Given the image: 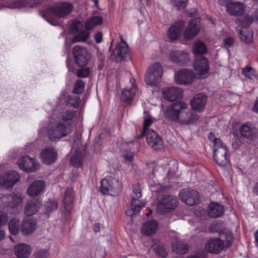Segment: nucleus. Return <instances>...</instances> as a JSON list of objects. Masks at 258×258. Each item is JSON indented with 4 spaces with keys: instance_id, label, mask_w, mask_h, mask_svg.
I'll list each match as a JSON object with an SVG mask.
<instances>
[{
    "instance_id": "47",
    "label": "nucleus",
    "mask_w": 258,
    "mask_h": 258,
    "mask_svg": "<svg viewBox=\"0 0 258 258\" xmlns=\"http://www.w3.org/2000/svg\"><path fill=\"white\" fill-rule=\"evenodd\" d=\"M71 164L76 167L81 166L82 164L81 154L80 152H76L72 155L70 160Z\"/></svg>"
},
{
    "instance_id": "57",
    "label": "nucleus",
    "mask_w": 258,
    "mask_h": 258,
    "mask_svg": "<svg viewBox=\"0 0 258 258\" xmlns=\"http://www.w3.org/2000/svg\"><path fill=\"white\" fill-rule=\"evenodd\" d=\"M169 165H172L174 166V167L172 171L169 170L168 172L167 177H168L169 179L171 178L170 174L172 175L173 173H174L175 172V170L177 168V164L175 161H170L169 162Z\"/></svg>"
},
{
    "instance_id": "46",
    "label": "nucleus",
    "mask_w": 258,
    "mask_h": 258,
    "mask_svg": "<svg viewBox=\"0 0 258 258\" xmlns=\"http://www.w3.org/2000/svg\"><path fill=\"white\" fill-rule=\"evenodd\" d=\"M148 182L149 186L151 188L152 192H159L165 189V187L164 186L161 185L160 183L157 182L154 180L152 181L149 179Z\"/></svg>"
},
{
    "instance_id": "40",
    "label": "nucleus",
    "mask_w": 258,
    "mask_h": 258,
    "mask_svg": "<svg viewBox=\"0 0 258 258\" xmlns=\"http://www.w3.org/2000/svg\"><path fill=\"white\" fill-rule=\"evenodd\" d=\"M156 119L149 114H146L144 117L143 132V134L149 133L152 130H150L149 127L155 121Z\"/></svg>"
},
{
    "instance_id": "8",
    "label": "nucleus",
    "mask_w": 258,
    "mask_h": 258,
    "mask_svg": "<svg viewBox=\"0 0 258 258\" xmlns=\"http://www.w3.org/2000/svg\"><path fill=\"white\" fill-rule=\"evenodd\" d=\"M142 197L141 189L139 187H134L133 190L131 202V209L126 211L125 213L128 216H133L138 214L145 206L146 203L139 201Z\"/></svg>"
},
{
    "instance_id": "11",
    "label": "nucleus",
    "mask_w": 258,
    "mask_h": 258,
    "mask_svg": "<svg viewBox=\"0 0 258 258\" xmlns=\"http://www.w3.org/2000/svg\"><path fill=\"white\" fill-rule=\"evenodd\" d=\"M168 58L172 63L184 66L189 61L190 57L186 51L175 49L169 52Z\"/></svg>"
},
{
    "instance_id": "53",
    "label": "nucleus",
    "mask_w": 258,
    "mask_h": 258,
    "mask_svg": "<svg viewBox=\"0 0 258 258\" xmlns=\"http://www.w3.org/2000/svg\"><path fill=\"white\" fill-rule=\"evenodd\" d=\"M90 73V70L88 68H85L77 71V76L78 77L86 78L89 76Z\"/></svg>"
},
{
    "instance_id": "39",
    "label": "nucleus",
    "mask_w": 258,
    "mask_h": 258,
    "mask_svg": "<svg viewBox=\"0 0 258 258\" xmlns=\"http://www.w3.org/2000/svg\"><path fill=\"white\" fill-rule=\"evenodd\" d=\"M90 36V33L86 30H83L78 33L73 38L72 42H85Z\"/></svg>"
},
{
    "instance_id": "29",
    "label": "nucleus",
    "mask_w": 258,
    "mask_h": 258,
    "mask_svg": "<svg viewBox=\"0 0 258 258\" xmlns=\"http://www.w3.org/2000/svg\"><path fill=\"white\" fill-rule=\"evenodd\" d=\"M224 212V207L218 203L212 202L209 205L208 213L212 218L219 217L223 215Z\"/></svg>"
},
{
    "instance_id": "18",
    "label": "nucleus",
    "mask_w": 258,
    "mask_h": 258,
    "mask_svg": "<svg viewBox=\"0 0 258 258\" xmlns=\"http://www.w3.org/2000/svg\"><path fill=\"white\" fill-rule=\"evenodd\" d=\"M201 29V22L199 19L191 20L185 28L184 32V37L186 39H191L195 37L199 32Z\"/></svg>"
},
{
    "instance_id": "19",
    "label": "nucleus",
    "mask_w": 258,
    "mask_h": 258,
    "mask_svg": "<svg viewBox=\"0 0 258 258\" xmlns=\"http://www.w3.org/2000/svg\"><path fill=\"white\" fill-rule=\"evenodd\" d=\"M143 135L146 136L148 145L154 150H159L163 148L162 139L153 130Z\"/></svg>"
},
{
    "instance_id": "37",
    "label": "nucleus",
    "mask_w": 258,
    "mask_h": 258,
    "mask_svg": "<svg viewBox=\"0 0 258 258\" xmlns=\"http://www.w3.org/2000/svg\"><path fill=\"white\" fill-rule=\"evenodd\" d=\"M188 245L186 243L177 241L173 244L172 249L173 251L177 253H185L188 250Z\"/></svg>"
},
{
    "instance_id": "50",
    "label": "nucleus",
    "mask_w": 258,
    "mask_h": 258,
    "mask_svg": "<svg viewBox=\"0 0 258 258\" xmlns=\"http://www.w3.org/2000/svg\"><path fill=\"white\" fill-rule=\"evenodd\" d=\"M57 208V203L56 201H48L45 205V213L49 214L56 210Z\"/></svg>"
},
{
    "instance_id": "59",
    "label": "nucleus",
    "mask_w": 258,
    "mask_h": 258,
    "mask_svg": "<svg viewBox=\"0 0 258 258\" xmlns=\"http://www.w3.org/2000/svg\"><path fill=\"white\" fill-rule=\"evenodd\" d=\"M234 40L232 37H228L224 39V44L225 47H230L233 45Z\"/></svg>"
},
{
    "instance_id": "63",
    "label": "nucleus",
    "mask_w": 258,
    "mask_h": 258,
    "mask_svg": "<svg viewBox=\"0 0 258 258\" xmlns=\"http://www.w3.org/2000/svg\"><path fill=\"white\" fill-rule=\"evenodd\" d=\"M252 110L255 112L258 113V99L252 108Z\"/></svg>"
},
{
    "instance_id": "58",
    "label": "nucleus",
    "mask_w": 258,
    "mask_h": 258,
    "mask_svg": "<svg viewBox=\"0 0 258 258\" xmlns=\"http://www.w3.org/2000/svg\"><path fill=\"white\" fill-rule=\"evenodd\" d=\"M7 197V195H0V208L7 207V200H5L4 198Z\"/></svg>"
},
{
    "instance_id": "51",
    "label": "nucleus",
    "mask_w": 258,
    "mask_h": 258,
    "mask_svg": "<svg viewBox=\"0 0 258 258\" xmlns=\"http://www.w3.org/2000/svg\"><path fill=\"white\" fill-rule=\"evenodd\" d=\"M83 28L82 23L78 20L72 22L70 26V30L72 33H76Z\"/></svg>"
},
{
    "instance_id": "12",
    "label": "nucleus",
    "mask_w": 258,
    "mask_h": 258,
    "mask_svg": "<svg viewBox=\"0 0 258 258\" xmlns=\"http://www.w3.org/2000/svg\"><path fill=\"white\" fill-rule=\"evenodd\" d=\"M194 67L200 78H205L208 76L209 64L208 60L206 57L197 56L194 62Z\"/></svg>"
},
{
    "instance_id": "16",
    "label": "nucleus",
    "mask_w": 258,
    "mask_h": 258,
    "mask_svg": "<svg viewBox=\"0 0 258 258\" xmlns=\"http://www.w3.org/2000/svg\"><path fill=\"white\" fill-rule=\"evenodd\" d=\"M17 165L20 169L27 172H34L39 168V165L35 160L27 155L19 158Z\"/></svg>"
},
{
    "instance_id": "24",
    "label": "nucleus",
    "mask_w": 258,
    "mask_h": 258,
    "mask_svg": "<svg viewBox=\"0 0 258 258\" xmlns=\"http://www.w3.org/2000/svg\"><path fill=\"white\" fill-rule=\"evenodd\" d=\"M45 183L42 180H38L33 182L27 189L28 195L31 197L39 195L44 189Z\"/></svg>"
},
{
    "instance_id": "27",
    "label": "nucleus",
    "mask_w": 258,
    "mask_h": 258,
    "mask_svg": "<svg viewBox=\"0 0 258 258\" xmlns=\"http://www.w3.org/2000/svg\"><path fill=\"white\" fill-rule=\"evenodd\" d=\"M129 54V48L126 42L122 40L113 51V54L116 57V60H122Z\"/></svg>"
},
{
    "instance_id": "22",
    "label": "nucleus",
    "mask_w": 258,
    "mask_h": 258,
    "mask_svg": "<svg viewBox=\"0 0 258 258\" xmlns=\"http://www.w3.org/2000/svg\"><path fill=\"white\" fill-rule=\"evenodd\" d=\"M40 156L42 162L47 165L54 163L57 158V154L52 147L44 149L41 152Z\"/></svg>"
},
{
    "instance_id": "44",
    "label": "nucleus",
    "mask_w": 258,
    "mask_h": 258,
    "mask_svg": "<svg viewBox=\"0 0 258 258\" xmlns=\"http://www.w3.org/2000/svg\"><path fill=\"white\" fill-rule=\"evenodd\" d=\"M8 220V217L6 213L0 211V228L5 225ZM5 231L0 229V241L5 237Z\"/></svg>"
},
{
    "instance_id": "26",
    "label": "nucleus",
    "mask_w": 258,
    "mask_h": 258,
    "mask_svg": "<svg viewBox=\"0 0 258 258\" xmlns=\"http://www.w3.org/2000/svg\"><path fill=\"white\" fill-rule=\"evenodd\" d=\"M242 136L250 140H254L257 134L256 128L253 125L249 123L243 124L239 130Z\"/></svg>"
},
{
    "instance_id": "21",
    "label": "nucleus",
    "mask_w": 258,
    "mask_h": 258,
    "mask_svg": "<svg viewBox=\"0 0 258 258\" xmlns=\"http://www.w3.org/2000/svg\"><path fill=\"white\" fill-rule=\"evenodd\" d=\"M36 227V219L32 217H27L23 220L20 229L23 235H29L34 232Z\"/></svg>"
},
{
    "instance_id": "38",
    "label": "nucleus",
    "mask_w": 258,
    "mask_h": 258,
    "mask_svg": "<svg viewBox=\"0 0 258 258\" xmlns=\"http://www.w3.org/2000/svg\"><path fill=\"white\" fill-rule=\"evenodd\" d=\"M206 51L207 47L203 42L198 40L194 43L193 45V52L195 55L202 54L206 52Z\"/></svg>"
},
{
    "instance_id": "1",
    "label": "nucleus",
    "mask_w": 258,
    "mask_h": 258,
    "mask_svg": "<svg viewBox=\"0 0 258 258\" xmlns=\"http://www.w3.org/2000/svg\"><path fill=\"white\" fill-rule=\"evenodd\" d=\"M188 104L183 101H176L168 105L164 112L165 118L183 124H192L199 118L195 112L187 110Z\"/></svg>"
},
{
    "instance_id": "35",
    "label": "nucleus",
    "mask_w": 258,
    "mask_h": 258,
    "mask_svg": "<svg viewBox=\"0 0 258 258\" xmlns=\"http://www.w3.org/2000/svg\"><path fill=\"white\" fill-rule=\"evenodd\" d=\"M75 116V112L72 110H66L60 112L57 116L56 119L62 121L64 123H71V121Z\"/></svg>"
},
{
    "instance_id": "42",
    "label": "nucleus",
    "mask_w": 258,
    "mask_h": 258,
    "mask_svg": "<svg viewBox=\"0 0 258 258\" xmlns=\"http://www.w3.org/2000/svg\"><path fill=\"white\" fill-rule=\"evenodd\" d=\"M9 229L12 234H18L20 229L19 221L16 218L12 219L9 223Z\"/></svg>"
},
{
    "instance_id": "61",
    "label": "nucleus",
    "mask_w": 258,
    "mask_h": 258,
    "mask_svg": "<svg viewBox=\"0 0 258 258\" xmlns=\"http://www.w3.org/2000/svg\"><path fill=\"white\" fill-rule=\"evenodd\" d=\"M208 139L212 141L213 143V147H214V140L215 139H220L219 138H216L215 137L214 134L213 133H210L208 136Z\"/></svg>"
},
{
    "instance_id": "17",
    "label": "nucleus",
    "mask_w": 258,
    "mask_h": 258,
    "mask_svg": "<svg viewBox=\"0 0 258 258\" xmlns=\"http://www.w3.org/2000/svg\"><path fill=\"white\" fill-rule=\"evenodd\" d=\"M180 199L189 206H193L199 201V193L194 190L182 189L179 194Z\"/></svg>"
},
{
    "instance_id": "56",
    "label": "nucleus",
    "mask_w": 258,
    "mask_h": 258,
    "mask_svg": "<svg viewBox=\"0 0 258 258\" xmlns=\"http://www.w3.org/2000/svg\"><path fill=\"white\" fill-rule=\"evenodd\" d=\"M122 156L127 161H131L133 159V153L131 151H123Z\"/></svg>"
},
{
    "instance_id": "55",
    "label": "nucleus",
    "mask_w": 258,
    "mask_h": 258,
    "mask_svg": "<svg viewBox=\"0 0 258 258\" xmlns=\"http://www.w3.org/2000/svg\"><path fill=\"white\" fill-rule=\"evenodd\" d=\"M80 103V99L79 97L75 96H70L68 99V103L74 107L75 108L77 107Z\"/></svg>"
},
{
    "instance_id": "14",
    "label": "nucleus",
    "mask_w": 258,
    "mask_h": 258,
    "mask_svg": "<svg viewBox=\"0 0 258 258\" xmlns=\"http://www.w3.org/2000/svg\"><path fill=\"white\" fill-rule=\"evenodd\" d=\"M227 245L225 239L218 238H211L205 244V249L211 253H218L221 251Z\"/></svg>"
},
{
    "instance_id": "52",
    "label": "nucleus",
    "mask_w": 258,
    "mask_h": 258,
    "mask_svg": "<svg viewBox=\"0 0 258 258\" xmlns=\"http://www.w3.org/2000/svg\"><path fill=\"white\" fill-rule=\"evenodd\" d=\"M178 10L184 9L187 3V0H171Z\"/></svg>"
},
{
    "instance_id": "10",
    "label": "nucleus",
    "mask_w": 258,
    "mask_h": 258,
    "mask_svg": "<svg viewBox=\"0 0 258 258\" xmlns=\"http://www.w3.org/2000/svg\"><path fill=\"white\" fill-rule=\"evenodd\" d=\"M196 75L192 70L181 69L174 74L175 82L180 85H187L194 82Z\"/></svg>"
},
{
    "instance_id": "31",
    "label": "nucleus",
    "mask_w": 258,
    "mask_h": 258,
    "mask_svg": "<svg viewBox=\"0 0 258 258\" xmlns=\"http://www.w3.org/2000/svg\"><path fill=\"white\" fill-rule=\"evenodd\" d=\"M23 197L20 193L7 195L4 200H7L8 207L14 209L19 206L22 202Z\"/></svg>"
},
{
    "instance_id": "43",
    "label": "nucleus",
    "mask_w": 258,
    "mask_h": 258,
    "mask_svg": "<svg viewBox=\"0 0 258 258\" xmlns=\"http://www.w3.org/2000/svg\"><path fill=\"white\" fill-rule=\"evenodd\" d=\"M242 74L246 78L253 79L258 77V73L253 68L247 66L242 69Z\"/></svg>"
},
{
    "instance_id": "28",
    "label": "nucleus",
    "mask_w": 258,
    "mask_h": 258,
    "mask_svg": "<svg viewBox=\"0 0 258 258\" xmlns=\"http://www.w3.org/2000/svg\"><path fill=\"white\" fill-rule=\"evenodd\" d=\"M227 11L231 15L239 16L242 15L245 11V6L242 3L230 2L226 6Z\"/></svg>"
},
{
    "instance_id": "45",
    "label": "nucleus",
    "mask_w": 258,
    "mask_h": 258,
    "mask_svg": "<svg viewBox=\"0 0 258 258\" xmlns=\"http://www.w3.org/2000/svg\"><path fill=\"white\" fill-rule=\"evenodd\" d=\"M252 18L250 16L246 15L242 18L237 19L236 23L239 27L244 28L249 26L252 23Z\"/></svg>"
},
{
    "instance_id": "23",
    "label": "nucleus",
    "mask_w": 258,
    "mask_h": 258,
    "mask_svg": "<svg viewBox=\"0 0 258 258\" xmlns=\"http://www.w3.org/2000/svg\"><path fill=\"white\" fill-rule=\"evenodd\" d=\"M184 26V22L182 20L178 21L171 26L167 32V37L171 40L177 39L180 36Z\"/></svg>"
},
{
    "instance_id": "54",
    "label": "nucleus",
    "mask_w": 258,
    "mask_h": 258,
    "mask_svg": "<svg viewBox=\"0 0 258 258\" xmlns=\"http://www.w3.org/2000/svg\"><path fill=\"white\" fill-rule=\"evenodd\" d=\"M154 249L155 252L158 255L162 257H165L167 256V253L163 246H156Z\"/></svg>"
},
{
    "instance_id": "48",
    "label": "nucleus",
    "mask_w": 258,
    "mask_h": 258,
    "mask_svg": "<svg viewBox=\"0 0 258 258\" xmlns=\"http://www.w3.org/2000/svg\"><path fill=\"white\" fill-rule=\"evenodd\" d=\"M74 199V191L72 188L67 189L64 198V207L66 208L67 205H69L72 203Z\"/></svg>"
},
{
    "instance_id": "33",
    "label": "nucleus",
    "mask_w": 258,
    "mask_h": 258,
    "mask_svg": "<svg viewBox=\"0 0 258 258\" xmlns=\"http://www.w3.org/2000/svg\"><path fill=\"white\" fill-rule=\"evenodd\" d=\"M158 222L155 220H148L142 226V232L146 235L154 234L158 228Z\"/></svg>"
},
{
    "instance_id": "20",
    "label": "nucleus",
    "mask_w": 258,
    "mask_h": 258,
    "mask_svg": "<svg viewBox=\"0 0 258 258\" xmlns=\"http://www.w3.org/2000/svg\"><path fill=\"white\" fill-rule=\"evenodd\" d=\"M207 96L203 93L195 95L191 99L190 104L192 110L198 111H202L207 103Z\"/></svg>"
},
{
    "instance_id": "36",
    "label": "nucleus",
    "mask_w": 258,
    "mask_h": 258,
    "mask_svg": "<svg viewBox=\"0 0 258 258\" xmlns=\"http://www.w3.org/2000/svg\"><path fill=\"white\" fill-rule=\"evenodd\" d=\"M102 18L100 16H92L89 18L85 23V28L87 30L93 29L95 26L102 23Z\"/></svg>"
},
{
    "instance_id": "5",
    "label": "nucleus",
    "mask_w": 258,
    "mask_h": 258,
    "mask_svg": "<svg viewBox=\"0 0 258 258\" xmlns=\"http://www.w3.org/2000/svg\"><path fill=\"white\" fill-rule=\"evenodd\" d=\"M163 69L161 64L158 62L151 64L145 75V82L147 85L152 87L158 84L161 81Z\"/></svg>"
},
{
    "instance_id": "25",
    "label": "nucleus",
    "mask_w": 258,
    "mask_h": 258,
    "mask_svg": "<svg viewBox=\"0 0 258 258\" xmlns=\"http://www.w3.org/2000/svg\"><path fill=\"white\" fill-rule=\"evenodd\" d=\"M182 93V90L179 87H170L163 90L164 97L171 101L181 98Z\"/></svg>"
},
{
    "instance_id": "49",
    "label": "nucleus",
    "mask_w": 258,
    "mask_h": 258,
    "mask_svg": "<svg viewBox=\"0 0 258 258\" xmlns=\"http://www.w3.org/2000/svg\"><path fill=\"white\" fill-rule=\"evenodd\" d=\"M85 87V83L82 80H78L75 83L73 93L76 94H79L82 93Z\"/></svg>"
},
{
    "instance_id": "32",
    "label": "nucleus",
    "mask_w": 258,
    "mask_h": 258,
    "mask_svg": "<svg viewBox=\"0 0 258 258\" xmlns=\"http://www.w3.org/2000/svg\"><path fill=\"white\" fill-rule=\"evenodd\" d=\"M41 206V201L38 200L29 201L25 208V213L28 216L35 214Z\"/></svg>"
},
{
    "instance_id": "4",
    "label": "nucleus",
    "mask_w": 258,
    "mask_h": 258,
    "mask_svg": "<svg viewBox=\"0 0 258 258\" xmlns=\"http://www.w3.org/2000/svg\"><path fill=\"white\" fill-rule=\"evenodd\" d=\"M121 183L113 174L106 176L101 181L100 191L103 195L115 197L118 195L121 189Z\"/></svg>"
},
{
    "instance_id": "6",
    "label": "nucleus",
    "mask_w": 258,
    "mask_h": 258,
    "mask_svg": "<svg viewBox=\"0 0 258 258\" xmlns=\"http://www.w3.org/2000/svg\"><path fill=\"white\" fill-rule=\"evenodd\" d=\"M213 148V157L216 162L220 166H225L228 161L226 146L222 143L221 139H215Z\"/></svg>"
},
{
    "instance_id": "34",
    "label": "nucleus",
    "mask_w": 258,
    "mask_h": 258,
    "mask_svg": "<svg viewBox=\"0 0 258 258\" xmlns=\"http://www.w3.org/2000/svg\"><path fill=\"white\" fill-rule=\"evenodd\" d=\"M137 92V86L135 85H132L131 87H127L123 90L121 97L125 102L129 103L131 102L132 97Z\"/></svg>"
},
{
    "instance_id": "64",
    "label": "nucleus",
    "mask_w": 258,
    "mask_h": 258,
    "mask_svg": "<svg viewBox=\"0 0 258 258\" xmlns=\"http://www.w3.org/2000/svg\"><path fill=\"white\" fill-rule=\"evenodd\" d=\"M253 192L256 194V195H258V182L256 183L254 186L253 187Z\"/></svg>"
},
{
    "instance_id": "3",
    "label": "nucleus",
    "mask_w": 258,
    "mask_h": 258,
    "mask_svg": "<svg viewBox=\"0 0 258 258\" xmlns=\"http://www.w3.org/2000/svg\"><path fill=\"white\" fill-rule=\"evenodd\" d=\"M41 4L46 6V8L43 10V16L53 15L58 18H64L71 13L74 9L73 4L69 2L58 3L54 6H47L46 1L43 0Z\"/></svg>"
},
{
    "instance_id": "30",
    "label": "nucleus",
    "mask_w": 258,
    "mask_h": 258,
    "mask_svg": "<svg viewBox=\"0 0 258 258\" xmlns=\"http://www.w3.org/2000/svg\"><path fill=\"white\" fill-rule=\"evenodd\" d=\"M31 247L25 243H20L16 245L14 252L18 258H27L31 253Z\"/></svg>"
},
{
    "instance_id": "62",
    "label": "nucleus",
    "mask_w": 258,
    "mask_h": 258,
    "mask_svg": "<svg viewBox=\"0 0 258 258\" xmlns=\"http://www.w3.org/2000/svg\"><path fill=\"white\" fill-rule=\"evenodd\" d=\"M39 258H46L48 256L49 253L47 250L43 251L39 253Z\"/></svg>"
},
{
    "instance_id": "13",
    "label": "nucleus",
    "mask_w": 258,
    "mask_h": 258,
    "mask_svg": "<svg viewBox=\"0 0 258 258\" xmlns=\"http://www.w3.org/2000/svg\"><path fill=\"white\" fill-rule=\"evenodd\" d=\"M19 174L14 171L0 174V186L5 188H11L19 181Z\"/></svg>"
},
{
    "instance_id": "15",
    "label": "nucleus",
    "mask_w": 258,
    "mask_h": 258,
    "mask_svg": "<svg viewBox=\"0 0 258 258\" xmlns=\"http://www.w3.org/2000/svg\"><path fill=\"white\" fill-rule=\"evenodd\" d=\"M73 53L76 62L79 66H85L88 63L90 55L86 48L76 45L73 49Z\"/></svg>"
},
{
    "instance_id": "60",
    "label": "nucleus",
    "mask_w": 258,
    "mask_h": 258,
    "mask_svg": "<svg viewBox=\"0 0 258 258\" xmlns=\"http://www.w3.org/2000/svg\"><path fill=\"white\" fill-rule=\"evenodd\" d=\"M103 34L101 32H98L94 35V38L95 42L97 43H99L102 41Z\"/></svg>"
},
{
    "instance_id": "9",
    "label": "nucleus",
    "mask_w": 258,
    "mask_h": 258,
    "mask_svg": "<svg viewBox=\"0 0 258 258\" xmlns=\"http://www.w3.org/2000/svg\"><path fill=\"white\" fill-rule=\"evenodd\" d=\"M177 205L178 201L175 197L166 195L159 201L157 211L158 213L165 214L176 208Z\"/></svg>"
},
{
    "instance_id": "41",
    "label": "nucleus",
    "mask_w": 258,
    "mask_h": 258,
    "mask_svg": "<svg viewBox=\"0 0 258 258\" xmlns=\"http://www.w3.org/2000/svg\"><path fill=\"white\" fill-rule=\"evenodd\" d=\"M236 31L239 32L241 40L245 43H248L252 40V34L251 31H243L237 27Z\"/></svg>"
},
{
    "instance_id": "2",
    "label": "nucleus",
    "mask_w": 258,
    "mask_h": 258,
    "mask_svg": "<svg viewBox=\"0 0 258 258\" xmlns=\"http://www.w3.org/2000/svg\"><path fill=\"white\" fill-rule=\"evenodd\" d=\"M72 130L71 123L66 124L53 118L50 120L47 127V136L51 141H58L69 135Z\"/></svg>"
},
{
    "instance_id": "7",
    "label": "nucleus",
    "mask_w": 258,
    "mask_h": 258,
    "mask_svg": "<svg viewBox=\"0 0 258 258\" xmlns=\"http://www.w3.org/2000/svg\"><path fill=\"white\" fill-rule=\"evenodd\" d=\"M209 230L212 233H218L221 238L225 239L227 245H230L232 243L234 239L233 235L231 231L225 229L224 224L222 221H214L210 226Z\"/></svg>"
}]
</instances>
